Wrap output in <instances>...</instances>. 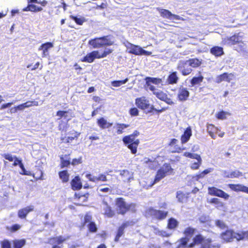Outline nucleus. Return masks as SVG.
I'll return each instance as SVG.
<instances>
[{"instance_id": "f257e3e1", "label": "nucleus", "mask_w": 248, "mask_h": 248, "mask_svg": "<svg viewBox=\"0 0 248 248\" xmlns=\"http://www.w3.org/2000/svg\"><path fill=\"white\" fill-rule=\"evenodd\" d=\"M197 230L192 226H187L183 231V237L177 241L178 244L176 248H193L197 245H202L200 248H220L219 244L211 245L212 240L210 238L206 239L201 233L196 234L192 238V242L188 243L190 239L196 232Z\"/></svg>"}, {"instance_id": "f03ea898", "label": "nucleus", "mask_w": 248, "mask_h": 248, "mask_svg": "<svg viewBox=\"0 0 248 248\" xmlns=\"http://www.w3.org/2000/svg\"><path fill=\"white\" fill-rule=\"evenodd\" d=\"M144 80L145 81V84L144 85L145 88L149 89L150 91L153 92V94H155L157 98L160 100L164 101L169 105L174 104V102L172 100L168 97L166 93H164L162 91L155 92L156 89L155 87L152 85V83L155 85H159L161 84L162 82L161 78L147 77L145 78Z\"/></svg>"}, {"instance_id": "7ed1b4c3", "label": "nucleus", "mask_w": 248, "mask_h": 248, "mask_svg": "<svg viewBox=\"0 0 248 248\" xmlns=\"http://www.w3.org/2000/svg\"><path fill=\"white\" fill-rule=\"evenodd\" d=\"M139 135L140 132L138 130H135L132 134L125 136L123 138L124 144L133 154H136L137 152L140 141L139 139H136V137Z\"/></svg>"}, {"instance_id": "20e7f679", "label": "nucleus", "mask_w": 248, "mask_h": 248, "mask_svg": "<svg viewBox=\"0 0 248 248\" xmlns=\"http://www.w3.org/2000/svg\"><path fill=\"white\" fill-rule=\"evenodd\" d=\"M115 204L118 209V214L124 215L127 212L131 211L135 213L136 211V204L130 203L128 204L123 197H118L115 199Z\"/></svg>"}, {"instance_id": "39448f33", "label": "nucleus", "mask_w": 248, "mask_h": 248, "mask_svg": "<svg viewBox=\"0 0 248 248\" xmlns=\"http://www.w3.org/2000/svg\"><path fill=\"white\" fill-rule=\"evenodd\" d=\"M174 173V170L169 163H165L157 170L155 175L154 181L151 186H153L156 183L159 182L161 180L168 175H173Z\"/></svg>"}, {"instance_id": "423d86ee", "label": "nucleus", "mask_w": 248, "mask_h": 248, "mask_svg": "<svg viewBox=\"0 0 248 248\" xmlns=\"http://www.w3.org/2000/svg\"><path fill=\"white\" fill-rule=\"evenodd\" d=\"M112 52L113 49L111 48L105 49L101 54H100L98 50H93L87 54V55L82 57L80 61L81 62L92 63L93 62L95 59H99L105 58L111 54Z\"/></svg>"}, {"instance_id": "0eeeda50", "label": "nucleus", "mask_w": 248, "mask_h": 248, "mask_svg": "<svg viewBox=\"0 0 248 248\" xmlns=\"http://www.w3.org/2000/svg\"><path fill=\"white\" fill-rule=\"evenodd\" d=\"M88 44L93 48H99L112 46L114 42L108 38V36H104L92 39L89 41Z\"/></svg>"}, {"instance_id": "6e6552de", "label": "nucleus", "mask_w": 248, "mask_h": 248, "mask_svg": "<svg viewBox=\"0 0 248 248\" xmlns=\"http://www.w3.org/2000/svg\"><path fill=\"white\" fill-rule=\"evenodd\" d=\"M148 213L150 215L153 219L158 221L165 219L169 214V212L167 211L155 209L153 207L149 208Z\"/></svg>"}, {"instance_id": "1a4fd4ad", "label": "nucleus", "mask_w": 248, "mask_h": 248, "mask_svg": "<svg viewBox=\"0 0 248 248\" xmlns=\"http://www.w3.org/2000/svg\"><path fill=\"white\" fill-rule=\"evenodd\" d=\"M208 193L210 195L218 197L225 200H228L230 197L228 193L215 186L208 187Z\"/></svg>"}, {"instance_id": "9d476101", "label": "nucleus", "mask_w": 248, "mask_h": 248, "mask_svg": "<svg viewBox=\"0 0 248 248\" xmlns=\"http://www.w3.org/2000/svg\"><path fill=\"white\" fill-rule=\"evenodd\" d=\"M177 69L184 76L190 74L192 71V69L190 67L186 61H180L178 63Z\"/></svg>"}, {"instance_id": "9b49d317", "label": "nucleus", "mask_w": 248, "mask_h": 248, "mask_svg": "<svg viewBox=\"0 0 248 248\" xmlns=\"http://www.w3.org/2000/svg\"><path fill=\"white\" fill-rule=\"evenodd\" d=\"M157 10L158 11L160 16L163 18H168L170 20L174 19L182 21L185 20L184 18L180 16H179L172 14L169 10L157 8Z\"/></svg>"}, {"instance_id": "f8f14e48", "label": "nucleus", "mask_w": 248, "mask_h": 248, "mask_svg": "<svg viewBox=\"0 0 248 248\" xmlns=\"http://www.w3.org/2000/svg\"><path fill=\"white\" fill-rule=\"evenodd\" d=\"M234 231L232 229H228L220 234V237L223 242L230 243L233 241Z\"/></svg>"}, {"instance_id": "ddd939ff", "label": "nucleus", "mask_w": 248, "mask_h": 248, "mask_svg": "<svg viewBox=\"0 0 248 248\" xmlns=\"http://www.w3.org/2000/svg\"><path fill=\"white\" fill-rule=\"evenodd\" d=\"M189 95L190 93L187 88L181 86L178 89L177 97L179 101L184 102L187 100Z\"/></svg>"}, {"instance_id": "4468645a", "label": "nucleus", "mask_w": 248, "mask_h": 248, "mask_svg": "<svg viewBox=\"0 0 248 248\" xmlns=\"http://www.w3.org/2000/svg\"><path fill=\"white\" fill-rule=\"evenodd\" d=\"M135 104L138 108L142 110L151 108L149 101L144 96L136 98Z\"/></svg>"}, {"instance_id": "2eb2a0df", "label": "nucleus", "mask_w": 248, "mask_h": 248, "mask_svg": "<svg viewBox=\"0 0 248 248\" xmlns=\"http://www.w3.org/2000/svg\"><path fill=\"white\" fill-rule=\"evenodd\" d=\"M178 140L176 139H172L169 143V146L171 148V153H180L186 150V148L181 147L178 144Z\"/></svg>"}, {"instance_id": "dca6fc26", "label": "nucleus", "mask_w": 248, "mask_h": 248, "mask_svg": "<svg viewBox=\"0 0 248 248\" xmlns=\"http://www.w3.org/2000/svg\"><path fill=\"white\" fill-rule=\"evenodd\" d=\"M54 46L53 44L51 42H46L42 44L38 48L39 50L42 51V57L46 58L49 55V50Z\"/></svg>"}, {"instance_id": "f3484780", "label": "nucleus", "mask_w": 248, "mask_h": 248, "mask_svg": "<svg viewBox=\"0 0 248 248\" xmlns=\"http://www.w3.org/2000/svg\"><path fill=\"white\" fill-rule=\"evenodd\" d=\"M125 46L126 47L128 52L130 54L135 55H140V50L141 47L139 46L133 44L131 43L127 42Z\"/></svg>"}, {"instance_id": "a211bd4d", "label": "nucleus", "mask_w": 248, "mask_h": 248, "mask_svg": "<svg viewBox=\"0 0 248 248\" xmlns=\"http://www.w3.org/2000/svg\"><path fill=\"white\" fill-rule=\"evenodd\" d=\"M242 40V37L239 35V34H234L225 39V42L229 45H235L241 42Z\"/></svg>"}, {"instance_id": "6ab92c4d", "label": "nucleus", "mask_w": 248, "mask_h": 248, "mask_svg": "<svg viewBox=\"0 0 248 248\" xmlns=\"http://www.w3.org/2000/svg\"><path fill=\"white\" fill-rule=\"evenodd\" d=\"M89 196V193H86L84 194L76 193L74 195V199L78 202V205H82L83 203L88 201Z\"/></svg>"}, {"instance_id": "aec40b11", "label": "nucleus", "mask_w": 248, "mask_h": 248, "mask_svg": "<svg viewBox=\"0 0 248 248\" xmlns=\"http://www.w3.org/2000/svg\"><path fill=\"white\" fill-rule=\"evenodd\" d=\"M227 186L232 191L243 192L248 194V187L241 184H229Z\"/></svg>"}, {"instance_id": "412c9836", "label": "nucleus", "mask_w": 248, "mask_h": 248, "mask_svg": "<svg viewBox=\"0 0 248 248\" xmlns=\"http://www.w3.org/2000/svg\"><path fill=\"white\" fill-rule=\"evenodd\" d=\"M86 177L89 181L94 183L99 181L106 182L108 180L107 176L104 174H99L98 176H93L91 174L88 173L86 175Z\"/></svg>"}, {"instance_id": "4be33fe9", "label": "nucleus", "mask_w": 248, "mask_h": 248, "mask_svg": "<svg viewBox=\"0 0 248 248\" xmlns=\"http://www.w3.org/2000/svg\"><path fill=\"white\" fill-rule=\"evenodd\" d=\"M71 135L70 136L61 137L60 139L62 142L68 143L71 142L74 140L77 139L79 136L80 133L73 130L69 133Z\"/></svg>"}, {"instance_id": "5701e85b", "label": "nucleus", "mask_w": 248, "mask_h": 248, "mask_svg": "<svg viewBox=\"0 0 248 248\" xmlns=\"http://www.w3.org/2000/svg\"><path fill=\"white\" fill-rule=\"evenodd\" d=\"M234 77V74L232 73H228L227 72H225L219 76H218L217 78V82L220 83L222 81H227L228 82H230L231 80L232 79V78Z\"/></svg>"}, {"instance_id": "b1692460", "label": "nucleus", "mask_w": 248, "mask_h": 248, "mask_svg": "<svg viewBox=\"0 0 248 248\" xmlns=\"http://www.w3.org/2000/svg\"><path fill=\"white\" fill-rule=\"evenodd\" d=\"M33 206L31 205L22 208L18 211V217L22 219L25 218L27 215L30 212L33 211Z\"/></svg>"}, {"instance_id": "393cba45", "label": "nucleus", "mask_w": 248, "mask_h": 248, "mask_svg": "<svg viewBox=\"0 0 248 248\" xmlns=\"http://www.w3.org/2000/svg\"><path fill=\"white\" fill-rule=\"evenodd\" d=\"M71 185L73 190H78L82 188V185L79 176H76L71 180Z\"/></svg>"}, {"instance_id": "a878e982", "label": "nucleus", "mask_w": 248, "mask_h": 248, "mask_svg": "<svg viewBox=\"0 0 248 248\" xmlns=\"http://www.w3.org/2000/svg\"><path fill=\"white\" fill-rule=\"evenodd\" d=\"M192 136V130L190 127H187L184 133L181 136V142L182 144L187 142Z\"/></svg>"}, {"instance_id": "bb28decb", "label": "nucleus", "mask_w": 248, "mask_h": 248, "mask_svg": "<svg viewBox=\"0 0 248 248\" xmlns=\"http://www.w3.org/2000/svg\"><path fill=\"white\" fill-rule=\"evenodd\" d=\"M179 226L178 221L173 218L170 217L168 219L167 228L170 230H175Z\"/></svg>"}, {"instance_id": "cd10ccee", "label": "nucleus", "mask_w": 248, "mask_h": 248, "mask_svg": "<svg viewBox=\"0 0 248 248\" xmlns=\"http://www.w3.org/2000/svg\"><path fill=\"white\" fill-rule=\"evenodd\" d=\"M97 124L102 129L108 128L112 125V123L107 122L103 117H101L97 120Z\"/></svg>"}, {"instance_id": "c85d7f7f", "label": "nucleus", "mask_w": 248, "mask_h": 248, "mask_svg": "<svg viewBox=\"0 0 248 248\" xmlns=\"http://www.w3.org/2000/svg\"><path fill=\"white\" fill-rule=\"evenodd\" d=\"M103 204L106 205L104 209V215L108 217H114L115 213L112 207L108 204L107 202H103Z\"/></svg>"}, {"instance_id": "c756f323", "label": "nucleus", "mask_w": 248, "mask_h": 248, "mask_svg": "<svg viewBox=\"0 0 248 248\" xmlns=\"http://www.w3.org/2000/svg\"><path fill=\"white\" fill-rule=\"evenodd\" d=\"M224 177L226 178H238L242 175V173L239 170H236L232 172L225 170L223 172Z\"/></svg>"}, {"instance_id": "7c9ffc66", "label": "nucleus", "mask_w": 248, "mask_h": 248, "mask_svg": "<svg viewBox=\"0 0 248 248\" xmlns=\"http://www.w3.org/2000/svg\"><path fill=\"white\" fill-rule=\"evenodd\" d=\"M210 53L216 57H220L224 54L223 47L219 46H214L210 50Z\"/></svg>"}, {"instance_id": "2f4dec72", "label": "nucleus", "mask_w": 248, "mask_h": 248, "mask_svg": "<svg viewBox=\"0 0 248 248\" xmlns=\"http://www.w3.org/2000/svg\"><path fill=\"white\" fill-rule=\"evenodd\" d=\"M191 68H197L201 66L202 63V60L198 58H191L186 60Z\"/></svg>"}, {"instance_id": "473e14b6", "label": "nucleus", "mask_w": 248, "mask_h": 248, "mask_svg": "<svg viewBox=\"0 0 248 248\" xmlns=\"http://www.w3.org/2000/svg\"><path fill=\"white\" fill-rule=\"evenodd\" d=\"M203 79V76L201 74L198 77H193L190 81V84L191 86L200 85Z\"/></svg>"}, {"instance_id": "72a5a7b5", "label": "nucleus", "mask_w": 248, "mask_h": 248, "mask_svg": "<svg viewBox=\"0 0 248 248\" xmlns=\"http://www.w3.org/2000/svg\"><path fill=\"white\" fill-rule=\"evenodd\" d=\"M30 175L33 177L35 180L43 179V172L39 168H36L33 171L32 173H30Z\"/></svg>"}, {"instance_id": "f704fd0d", "label": "nucleus", "mask_w": 248, "mask_h": 248, "mask_svg": "<svg viewBox=\"0 0 248 248\" xmlns=\"http://www.w3.org/2000/svg\"><path fill=\"white\" fill-rule=\"evenodd\" d=\"M179 78L176 72L171 73L168 76L167 81L170 84H174L177 83Z\"/></svg>"}, {"instance_id": "c9c22d12", "label": "nucleus", "mask_w": 248, "mask_h": 248, "mask_svg": "<svg viewBox=\"0 0 248 248\" xmlns=\"http://www.w3.org/2000/svg\"><path fill=\"white\" fill-rule=\"evenodd\" d=\"M26 243V241L25 239H15L13 240V248H22Z\"/></svg>"}, {"instance_id": "e433bc0d", "label": "nucleus", "mask_w": 248, "mask_h": 248, "mask_svg": "<svg viewBox=\"0 0 248 248\" xmlns=\"http://www.w3.org/2000/svg\"><path fill=\"white\" fill-rule=\"evenodd\" d=\"M42 10V7H37L35 5L32 4H28L27 6L23 9V11H31L33 12H40Z\"/></svg>"}, {"instance_id": "4c0bfd02", "label": "nucleus", "mask_w": 248, "mask_h": 248, "mask_svg": "<svg viewBox=\"0 0 248 248\" xmlns=\"http://www.w3.org/2000/svg\"><path fill=\"white\" fill-rule=\"evenodd\" d=\"M59 176L63 183L68 182L69 180V174L66 170L59 171Z\"/></svg>"}, {"instance_id": "58836bf2", "label": "nucleus", "mask_w": 248, "mask_h": 248, "mask_svg": "<svg viewBox=\"0 0 248 248\" xmlns=\"http://www.w3.org/2000/svg\"><path fill=\"white\" fill-rule=\"evenodd\" d=\"M246 45L242 40L241 42L236 44L234 47V50L239 53H244L246 52Z\"/></svg>"}, {"instance_id": "ea45409f", "label": "nucleus", "mask_w": 248, "mask_h": 248, "mask_svg": "<svg viewBox=\"0 0 248 248\" xmlns=\"http://www.w3.org/2000/svg\"><path fill=\"white\" fill-rule=\"evenodd\" d=\"M70 18L73 20L77 25H82L86 21V19L84 17L78 16L73 15H70Z\"/></svg>"}, {"instance_id": "a19ab883", "label": "nucleus", "mask_w": 248, "mask_h": 248, "mask_svg": "<svg viewBox=\"0 0 248 248\" xmlns=\"http://www.w3.org/2000/svg\"><path fill=\"white\" fill-rule=\"evenodd\" d=\"M129 125L125 124L117 123L116 124V133L118 135L122 134L124 133V129L129 127Z\"/></svg>"}, {"instance_id": "79ce46f5", "label": "nucleus", "mask_w": 248, "mask_h": 248, "mask_svg": "<svg viewBox=\"0 0 248 248\" xmlns=\"http://www.w3.org/2000/svg\"><path fill=\"white\" fill-rule=\"evenodd\" d=\"M144 163L147 168L151 170H154L156 168L157 162L150 159H147L144 161Z\"/></svg>"}, {"instance_id": "37998d69", "label": "nucleus", "mask_w": 248, "mask_h": 248, "mask_svg": "<svg viewBox=\"0 0 248 248\" xmlns=\"http://www.w3.org/2000/svg\"><path fill=\"white\" fill-rule=\"evenodd\" d=\"M207 130L209 135L212 137V138L215 139L216 136L215 135V132L217 130V128L213 124H210L208 125Z\"/></svg>"}, {"instance_id": "c03bdc74", "label": "nucleus", "mask_w": 248, "mask_h": 248, "mask_svg": "<svg viewBox=\"0 0 248 248\" xmlns=\"http://www.w3.org/2000/svg\"><path fill=\"white\" fill-rule=\"evenodd\" d=\"M69 236H67L66 237H63L61 235H60L57 237H54L52 238V239L54 241V242L56 243L57 244H61L65 242L66 240L69 239Z\"/></svg>"}, {"instance_id": "a18cd8bd", "label": "nucleus", "mask_w": 248, "mask_h": 248, "mask_svg": "<svg viewBox=\"0 0 248 248\" xmlns=\"http://www.w3.org/2000/svg\"><path fill=\"white\" fill-rule=\"evenodd\" d=\"M234 238L238 241L246 239L245 231H242L240 232H234Z\"/></svg>"}, {"instance_id": "49530a36", "label": "nucleus", "mask_w": 248, "mask_h": 248, "mask_svg": "<svg viewBox=\"0 0 248 248\" xmlns=\"http://www.w3.org/2000/svg\"><path fill=\"white\" fill-rule=\"evenodd\" d=\"M124 230H123V229L121 228V227H119L117 229V232H116V235H115V236L114 238V241L115 242H119L120 240V237L124 234Z\"/></svg>"}, {"instance_id": "de8ad7c7", "label": "nucleus", "mask_w": 248, "mask_h": 248, "mask_svg": "<svg viewBox=\"0 0 248 248\" xmlns=\"http://www.w3.org/2000/svg\"><path fill=\"white\" fill-rule=\"evenodd\" d=\"M87 226L88 228V230L90 232L94 233L96 232L97 231V226L95 223L93 221L90 222L88 224Z\"/></svg>"}, {"instance_id": "09e8293b", "label": "nucleus", "mask_w": 248, "mask_h": 248, "mask_svg": "<svg viewBox=\"0 0 248 248\" xmlns=\"http://www.w3.org/2000/svg\"><path fill=\"white\" fill-rule=\"evenodd\" d=\"M6 228L11 232H15L21 228V226L19 224H15L10 227L7 226Z\"/></svg>"}, {"instance_id": "8fccbe9b", "label": "nucleus", "mask_w": 248, "mask_h": 248, "mask_svg": "<svg viewBox=\"0 0 248 248\" xmlns=\"http://www.w3.org/2000/svg\"><path fill=\"white\" fill-rule=\"evenodd\" d=\"M128 81V78H126L124 80H114L111 82V84L113 86L117 87L121 85L125 84Z\"/></svg>"}, {"instance_id": "3c124183", "label": "nucleus", "mask_w": 248, "mask_h": 248, "mask_svg": "<svg viewBox=\"0 0 248 248\" xmlns=\"http://www.w3.org/2000/svg\"><path fill=\"white\" fill-rule=\"evenodd\" d=\"M196 160H197V161L196 162L192 163L190 165V168L192 170H195L199 169L202 164V158H200V159H198Z\"/></svg>"}, {"instance_id": "603ef678", "label": "nucleus", "mask_w": 248, "mask_h": 248, "mask_svg": "<svg viewBox=\"0 0 248 248\" xmlns=\"http://www.w3.org/2000/svg\"><path fill=\"white\" fill-rule=\"evenodd\" d=\"M60 160L61 168L67 167L71 164L70 160H65L62 156H60Z\"/></svg>"}, {"instance_id": "864d4df0", "label": "nucleus", "mask_w": 248, "mask_h": 248, "mask_svg": "<svg viewBox=\"0 0 248 248\" xmlns=\"http://www.w3.org/2000/svg\"><path fill=\"white\" fill-rule=\"evenodd\" d=\"M1 248H11V244L8 239H4L0 242Z\"/></svg>"}, {"instance_id": "5fc2aeb1", "label": "nucleus", "mask_w": 248, "mask_h": 248, "mask_svg": "<svg viewBox=\"0 0 248 248\" xmlns=\"http://www.w3.org/2000/svg\"><path fill=\"white\" fill-rule=\"evenodd\" d=\"M68 113V111L58 110L56 112V115L59 117V119H61L62 118H64L65 119L68 116V115H67Z\"/></svg>"}, {"instance_id": "6e6d98bb", "label": "nucleus", "mask_w": 248, "mask_h": 248, "mask_svg": "<svg viewBox=\"0 0 248 248\" xmlns=\"http://www.w3.org/2000/svg\"><path fill=\"white\" fill-rule=\"evenodd\" d=\"M227 112L221 110L216 114V117L219 120H223L226 118Z\"/></svg>"}, {"instance_id": "4d7b16f0", "label": "nucleus", "mask_w": 248, "mask_h": 248, "mask_svg": "<svg viewBox=\"0 0 248 248\" xmlns=\"http://www.w3.org/2000/svg\"><path fill=\"white\" fill-rule=\"evenodd\" d=\"M215 224L217 226L220 228L221 229H224L227 228V226L225 223L222 220L217 219L215 221Z\"/></svg>"}, {"instance_id": "13d9d810", "label": "nucleus", "mask_w": 248, "mask_h": 248, "mask_svg": "<svg viewBox=\"0 0 248 248\" xmlns=\"http://www.w3.org/2000/svg\"><path fill=\"white\" fill-rule=\"evenodd\" d=\"M92 216L90 215L89 214H86L84 217V220L82 223V225L83 226H85L87 223H90L92 220Z\"/></svg>"}, {"instance_id": "bf43d9fd", "label": "nucleus", "mask_w": 248, "mask_h": 248, "mask_svg": "<svg viewBox=\"0 0 248 248\" xmlns=\"http://www.w3.org/2000/svg\"><path fill=\"white\" fill-rule=\"evenodd\" d=\"M129 113L132 116H136L139 115V110L136 108H132L130 109Z\"/></svg>"}, {"instance_id": "052dcab7", "label": "nucleus", "mask_w": 248, "mask_h": 248, "mask_svg": "<svg viewBox=\"0 0 248 248\" xmlns=\"http://www.w3.org/2000/svg\"><path fill=\"white\" fill-rule=\"evenodd\" d=\"M2 157H3L5 159L12 162L14 161V156H13L12 155L10 154H4L1 155Z\"/></svg>"}, {"instance_id": "680f3d73", "label": "nucleus", "mask_w": 248, "mask_h": 248, "mask_svg": "<svg viewBox=\"0 0 248 248\" xmlns=\"http://www.w3.org/2000/svg\"><path fill=\"white\" fill-rule=\"evenodd\" d=\"M82 163V157H80L78 158H74L72 162H71V164L73 165H77L79 164H81Z\"/></svg>"}, {"instance_id": "e2e57ef3", "label": "nucleus", "mask_w": 248, "mask_h": 248, "mask_svg": "<svg viewBox=\"0 0 248 248\" xmlns=\"http://www.w3.org/2000/svg\"><path fill=\"white\" fill-rule=\"evenodd\" d=\"M24 108L21 104H20L17 106L14 107L11 109V112L16 113L17 110H23Z\"/></svg>"}, {"instance_id": "0e129e2a", "label": "nucleus", "mask_w": 248, "mask_h": 248, "mask_svg": "<svg viewBox=\"0 0 248 248\" xmlns=\"http://www.w3.org/2000/svg\"><path fill=\"white\" fill-rule=\"evenodd\" d=\"M18 166L20 167V168L23 171L22 173H21L22 174L26 175H31L30 174L28 173L27 171L25 170L24 166L22 162H19Z\"/></svg>"}, {"instance_id": "69168bd1", "label": "nucleus", "mask_w": 248, "mask_h": 248, "mask_svg": "<svg viewBox=\"0 0 248 248\" xmlns=\"http://www.w3.org/2000/svg\"><path fill=\"white\" fill-rule=\"evenodd\" d=\"M74 67L75 70L77 72V73L78 74H80L81 73V71L82 70V68L78 63H75L74 64Z\"/></svg>"}, {"instance_id": "338daca9", "label": "nucleus", "mask_w": 248, "mask_h": 248, "mask_svg": "<svg viewBox=\"0 0 248 248\" xmlns=\"http://www.w3.org/2000/svg\"><path fill=\"white\" fill-rule=\"evenodd\" d=\"M210 202L216 204L222 205V203L221 202L220 200L217 198H212L210 200Z\"/></svg>"}, {"instance_id": "774afa93", "label": "nucleus", "mask_w": 248, "mask_h": 248, "mask_svg": "<svg viewBox=\"0 0 248 248\" xmlns=\"http://www.w3.org/2000/svg\"><path fill=\"white\" fill-rule=\"evenodd\" d=\"M159 235L163 237H169L170 236L171 234L168 233L166 231H161L159 232Z\"/></svg>"}]
</instances>
